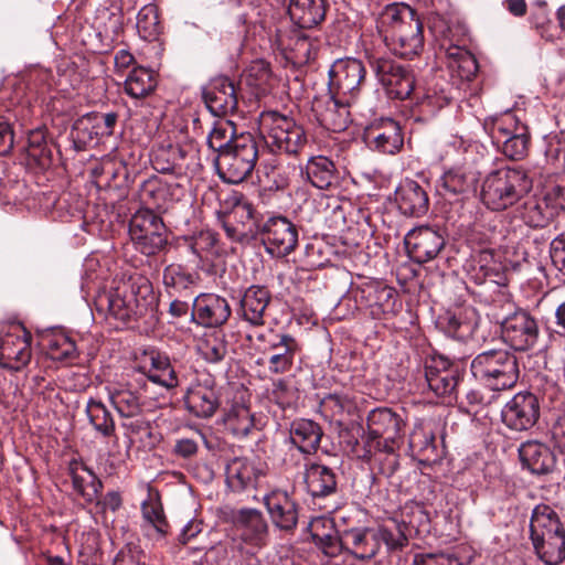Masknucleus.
I'll return each mask as SVG.
<instances>
[{"label": "nucleus", "instance_id": "ea45409f", "mask_svg": "<svg viewBox=\"0 0 565 565\" xmlns=\"http://www.w3.org/2000/svg\"><path fill=\"white\" fill-rule=\"evenodd\" d=\"M310 533L315 544L328 556H335L342 547L331 520L317 518L310 523Z\"/></svg>", "mask_w": 565, "mask_h": 565}, {"label": "nucleus", "instance_id": "2f4dec72", "mask_svg": "<svg viewBox=\"0 0 565 565\" xmlns=\"http://www.w3.org/2000/svg\"><path fill=\"white\" fill-rule=\"evenodd\" d=\"M565 535L557 513L546 504L534 508L530 521L531 541H543L544 537Z\"/></svg>", "mask_w": 565, "mask_h": 565}, {"label": "nucleus", "instance_id": "774afa93", "mask_svg": "<svg viewBox=\"0 0 565 565\" xmlns=\"http://www.w3.org/2000/svg\"><path fill=\"white\" fill-rule=\"evenodd\" d=\"M418 565H462L457 557L448 554H428L422 557Z\"/></svg>", "mask_w": 565, "mask_h": 565}, {"label": "nucleus", "instance_id": "37998d69", "mask_svg": "<svg viewBox=\"0 0 565 565\" xmlns=\"http://www.w3.org/2000/svg\"><path fill=\"white\" fill-rule=\"evenodd\" d=\"M306 172L311 184L321 190L329 189L337 181L333 162L323 156L311 158Z\"/></svg>", "mask_w": 565, "mask_h": 565}, {"label": "nucleus", "instance_id": "0e129e2a", "mask_svg": "<svg viewBox=\"0 0 565 565\" xmlns=\"http://www.w3.org/2000/svg\"><path fill=\"white\" fill-rule=\"evenodd\" d=\"M164 192V188L160 182L148 180L142 184L140 195L146 204L159 207L163 201Z\"/></svg>", "mask_w": 565, "mask_h": 565}, {"label": "nucleus", "instance_id": "a19ab883", "mask_svg": "<svg viewBox=\"0 0 565 565\" xmlns=\"http://www.w3.org/2000/svg\"><path fill=\"white\" fill-rule=\"evenodd\" d=\"M117 118L116 113H90L78 119L75 122V128L79 131H86L89 139L109 137L114 132Z\"/></svg>", "mask_w": 565, "mask_h": 565}, {"label": "nucleus", "instance_id": "b1692460", "mask_svg": "<svg viewBox=\"0 0 565 565\" xmlns=\"http://www.w3.org/2000/svg\"><path fill=\"white\" fill-rule=\"evenodd\" d=\"M273 524L284 531L296 527L298 509L294 499L282 490H274L263 499Z\"/></svg>", "mask_w": 565, "mask_h": 565}, {"label": "nucleus", "instance_id": "4c0bfd02", "mask_svg": "<svg viewBox=\"0 0 565 565\" xmlns=\"http://www.w3.org/2000/svg\"><path fill=\"white\" fill-rule=\"evenodd\" d=\"M322 434L321 427L316 422L303 418L294 420L289 430L291 443L305 454H311L318 449Z\"/></svg>", "mask_w": 565, "mask_h": 565}, {"label": "nucleus", "instance_id": "5fc2aeb1", "mask_svg": "<svg viewBox=\"0 0 565 565\" xmlns=\"http://www.w3.org/2000/svg\"><path fill=\"white\" fill-rule=\"evenodd\" d=\"M236 137L235 128L231 121H217L207 136V145L212 150L222 154L225 150H228Z\"/></svg>", "mask_w": 565, "mask_h": 565}, {"label": "nucleus", "instance_id": "603ef678", "mask_svg": "<svg viewBox=\"0 0 565 565\" xmlns=\"http://www.w3.org/2000/svg\"><path fill=\"white\" fill-rule=\"evenodd\" d=\"M26 154L38 166L46 167L51 162V150L42 129H35L28 135Z\"/></svg>", "mask_w": 565, "mask_h": 565}, {"label": "nucleus", "instance_id": "69168bd1", "mask_svg": "<svg viewBox=\"0 0 565 565\" xmlns=\"http://www.w3.org/2000/svg\"><path fill=\"white\" fill-rule=\"evenodd\" d=\"M551 258L554 266L565 275V233L559 234L552 241Z\"/></svg>", "mask_w": 565, "mask_h": 565}, {"label": "nucleus", "instance_id": "0eeeda50", "mask_svg": "<svg viewBox=\"0 0 565 565\" xmlns=\"http://www.w3.org/2000/svg\"><path fill=\"white\" fill-rule=\"evenodd\" d=\"M366 426L364 452H358L361 459L370 460L376 452H394L403 426L399 415L387 407H379L369 413Z\"/></svg>", "mask_w": 565, "mask_h": 565}, {"label": "nucleus", "instance_id": "aec40b11", "mask_svg": "<svg viewBox=\"0 0 565 565\" xmlns=\"http://www.w3.org/2000/svg\"><path fill=\"white\" fill-rule=\"evenodd\" d=\"M268 370L274 374H284L291 370L295 356L301 348L296 338L289 333H277L269 330Z\"/></svg>", "mask_w": 565, "mask_h": 565}, {"label": "nucleus", "instance_id": "9d476101", "mask_svg": "<svg viewBox=\"0 0 565 565\" xmlns=\"http://www.w3.org/2000/svg\"><path fill=\"white\" fill-rule=\"evenodd\" d=\"M484 129L508 158L520 160L526 156L530 143L527 127L513 113L486 119Z\"/></svg>", "mask_w": 565, "mask_h": 565}, {"label": "nucleus", "instance_id": "cd10ccee", "mask_svg": "<svg viewBox=\"0 0 565 565\" xmlns=\"http://www.w3.org/2000/svg\"><path fill=\"white\" fill-rule=\"evenodd\" d=\"M395 201L398 210L406 216H423L429 207V199L425 189L409 179L404 180L397 186Z\"/></svg>", "mask_w": 565, "mask_h": 565}, {"label": "nucleus", "instance_id": "f8f14e48", "mask_svg": "<svg viewBox=\"0 0 565 565\" xmlns=\"http://www.w3.org/2000/svg\"><path fill=\"white\" fill-rule=\"evenodd\" d=\"M366 70L356 58L335 61L329 72V92L355 103L364 83Z\"/></svg>", "mask_w": 565, "mask_h": 565}, {"label": "nucleus", "instance_id": "c03bdc74", "mask_svg": "<svg viewBox=\"0 0 565 565\" xmlns=\"http://www.w3.org/2000/svg\"><path fill=\"white\" fill-rule=\"evenodd\" d=\"M142 518V529L147 536L161 539L167 535L169 525L160 503L143 502Z\"/></svg>", "mask_w": 565, "mask_h": 565}, {"label": "nucleus", "instance_id": "052dcab7", "mask_svg": "<svg viewBox=\"0 0 565 565\" xmlns=\"http://www.w3.org/2000/svg\"><path fill=\"white\" fill-rule=\"evenodd\" d=\"M444 328L449 337L458 340H466L472 334L475 323L471 321L462 320L456 315H447L445 317Z\"/></svg>", "mask_w": 565, "mask_h": 565}, {"label": "nucleus", "instance_id": "7ed1b4c3", "mask_svg": "<svg viewBox=\"0 0 565 565\" xmlns=\"http://www.w3.org/2000/svg\"><path fill=\"white\" fill-rule=\"evenodd\" d=\"M340 543L355 558L370 561L377 555L382 544L387 553H395L408 545V537L399 526L395 531L385 526H360L343 531Z\"/></svg>", "mask_w": 565, "mask_h": 565}, {"label": "nucleus", "instance_id": "13d9d810", "mask_svg": "<svg viewBox=\"0 0 565 565\" xmlns=\"http://www.w3.org/2000/svg\"><path fill=\"white\" fill-rule=\"evenodd\" d=\"M137 30L141 38L150 40L159 34V17L157 8L148 4L141 8L137 14Z\"/></svg>", "mask_w": 565, "mask_h": 565}, {"label": "nucleus", "instance_id": "9b49d317", "mask_svg": "<svg viewBox=\"0 0 565 565\" xmlns=\"http://www.w3.org/2000/svg\"><path fill=\"white\" fill-rule=\"evenodd\" d=\"M129 234L136 249L147 256L157 255L168 245V230L150 209L140 210L132 216Z\"/></svg>", "mask_w": 565, "mask_h": 565}, {"label": "nucleus", "instance_id": "20e7f679", "mask_svg": "<svg viewBox=\"0 0 565 565\" xmlns=\"http://www.w3.org/2000/svg\"><path fill=\"white\" fill-rule=\"evenodd\" d=\"M532 180L526 171L516 168H500L490 172L482 182V202L493 211H503L526 195Z\"/></svg>", "mask_w": 565, "mask_h": 565}, {"label": "nucleus", "instance_id": "864d4df0", "mask_svg": "<svg viewBox=\"0 0 565 565\" xmlns=\"http://www.w3.org/2000/svg\"><path fill=\"white\" fill-rule=\"evenodd\" d=\"M201 356L210 363L221 362L227 354V342L222 332L206 335L199 344Z\"/></svg>", "mask_w": 565, "mask_h": 565}, {"label": "nucleus", "instance_id": "1a4fd4ad", "mask_svg": "<svg viewBox=\"0 0 565 565\" xmlns=\"http://www.w3.org/2000/svg\"><path fill=\"white\" fill-rule=\"evenodd\" d=\"M257 158L258 147L255 137L249 132L241 134L228 150L218 154V174L227 183H241L253 172Z\"/></svg>", "mask_w": 565, "mask_h": 565}, {"label": "nucleus", "instance_id": "39448f33", "mask_svg": "<svg viewBox=\"0 0 565 565\" xmlns=\"http://www.w3.org/2000/svg\"><path fill=\"white\" fill-rule=\"evenodd\" d=\"M472 375L493 391L512 388L520 375L516 356L504 349L479 353L471 362Z\"/></svg>", "mask_w": 565, "mask_h": 565}, {"label": "nucleus", "instance_id": "c756f323", "mask_svg": "<svg viewBox=\"0 0 565 565\" xmlns=\"http://www.w3.org/2000/svg\"><path fill=\"white\" fill-rule=\"evenodd\" d=\"M520 459L532 473L546 475L555 468L556 457L546 445L529 440L519 448Z\"/></svg>", "mask_w": 565, "mask_h": 565}, {"label": "nucleus", "instance_id": "dca6fc26", "mask_svg": "<svg viewBox=\"0 0 565 565\" xmlns=\"http://www.w3.org/2000/svg\"><path fill=\"white\" fill-rule=\"evenodd\" d=\"M31 333L22 326H15L0 340V366L10 371H21L32 356Z\"/></svg>", "mask_w": 565, "mask_h": 565}, {"label": "nucleus", "instance_id": "412c9836", "mask_svg": "<svg viewBox=\"0 0 565 565\" xmlns=\"http://www.w3.org/2000/svg\"><path fill=\"white\" fill-rule=\"evenodd\" d=\"M231 316V307L225 298L214 294H203L193 301V320L207 328L224 324Z\"/></svg>", "mask_w": 565, "mask_h": 565}, {"label": "nucleus", "instance_id": "423d86ee", "mask_svg": "<svg viewBox=\"0 0 565 565\" xmlns=\"http://www.w3.org/2000/svg\"><path fill=\"white\" fill-rule=\"evenodd\" d=\"M235 214L241 213L253 220L256 235L262 236L267 253L275 257H285L291 254L298 246V228L285 216H270L260 222L254 215V209L249 203L236 206Z\"/></svg>", "mask_w": 565, "mask_h": 565}, {"label": "nucleus", "instance_id": "a878e982", "mask_svg": "<svg viewBox=\"0 0 565 565\" xmlns=\"http://www.w3.org/2000/svg\"><path fill=\"white\" fill-rule=\"evenodd\" d=\"M365 139L375 150L386 154L397 153L404 145L401 126L393 119H383L369 128Z\"/></svg>", "mask_w": 565, "mask_h": 565}, {"label": "nucleus", "instance_id": "4be33fe9", "mask_svg": "<svg viewBox=\"0 0 565 565\" xmlns=\"http://www.w3.org/2000/svg\"><path fill=\"white\" fill-rule=\"evenodd\" d=\"M233 522L239 532L242 541L245 543L255 547H262L267 544L269 529L267 521L259 510L239 509L234 513Z\"/></svg>", "mask_w": 565, "mask_h": 565}, {"label": "nucleus", "instance_id": "bf43d9fd", "mask_svg": "<svg viewBox=\"0 0 565 565\" xmlns=\"http://www.w3.org/2000/svg\"><path fill=\"white\" fill-rule=\"evenodd\" d=\"M409 447L418 456L429 460L436 452L435 436L423 427H416L409 436Z\"/></svg>", "mask_w": 565, "mask_h": 565}, {"label": "nucleus", "instance_id": "ddd939ff", "mask_svg": "<svg viewBox=\"0 0 565 565\" xmlns=\"http://www.w3.org/2000/svg\"><path fill=\"white\" fill-rule=\"evenodd\" d=\"M379 82L391 98L406 99L415 87V77L406 66L385 57H377L371 62Z\"/></svg>", "mask_w": 565, "mask_h": 565}, {"label": "nucleus", "instance_id": "338daca9", "mask_svg": "<svg viewBox=\"0 0 565 565\" xmlns=\"http://www.w3.org/2000/svg\"><path fill=\"white\" fill-rule=\"evenodd\" d=\"M14 145V134L10 122L0 117V156H7L11 152Z\"/></svg>", "mask_w": 565, "mask_h": 565}, {"label": "nucleus", "instance_id": "473e14b6", "mask_svg": "<svg viewBox=\"0 0 565 565\" xmlns=\"http://www.w3.org/2000/svg\"><path fill=\"white\" fill-rule=\"evenodd\" d=\"M303 479L307 491L312 498H324L337 491V476L331 468L324 465H308Z\"/></svg>", "mask_w": 565, "mask_h": 565}, {"label": "nucleus", "instance_id": "6ab92c4d", "mask_svg": "<svg viewBox=\"0 0 565 565\" xmlns=\"http://www.w3.org/2000/svg\"><path fill=\"white\" fill-rule=\"evenodd\" d=\"M425 381L437 396H450L459 381L456 366L445 356H430L425 362Z\"/></svg>", "mask_w": 565, "mask_h": 565}, {"label": "nucleus", "instance_id": "58836bf2", "mask_svg": "<svg viewBox=\"0 0 565 565\" xmlns=\"http://www.w3.org/2000/svg\"><path fill=\"white\" fill-rule=\"evenodd\" d=\"M68 470L74 490L86 501L93 502L103 487L100 480L90 469L77 460L70 462Z\"/></svg>", "mask_w": 565, "mask_h": 565}, {"label": "nucleus", "instance_id": "f03ea898", "mask_svg": "<svg viewBox=\"0 0 565 565\" xmlns=\"http://www.w3.org/2000/svg\"><path fill=\"white\" fill-rule=\"evenodd\" d=\"M152 299V286L143 277L124 280L96 299L98 310H106L115 319L128 322L141 316Z\"/></svg>", "mask_w": 565, "mask_h": 565}, {"label": "nucleus", "instance_id": "2eb2a0df", "mask_svg": "<svg viewBox=\"0 0 565 565\" xmlns=\"http://www.w3.org/2000/svg\"><path fill=\"white\" fill-rule=\"evenodd\" d=\"M540 417L539 398L530 392L515 394L502 408V423L511 430L526 431Z\"/></svg>", "mask_w": 565, "mask_h": 565}, {"label": "nucleus", "instance_id": "680f3d73", "mask_svg": "<svg viewBox=\"0 0 565 565\" xmlns=\"http://www.w3.org/2000/svg\"><path fill=\"white\" fill-rule=\"evenodd\" d=\"M271 77L269 64L263 60H256L246 70L247 83L250 86L262 88Z\"/></svg>", "mask_w": 565, "mask_h": 565}, {"label": "nucleus", "instance_id": "c85d7f7f", "mask_svg": "<svg viewBox=\"0 0 565 565\" xmlns=\"http://www.w3.org/2000/svg\"><path fill=\"white\" fill-rule=\"evenodd\" d=\"M188 409L196 417L207 418L214 415L220 403L214 388V382L206 380L192 385L185 396Z\"/></svg>", "mask_w": 565, "mask_h": 565}, {"label": "nucleus", "instance_id": "de8ad7c7", "mask_svg": "<svg viewBox=\"0 0 565 565\" xmlns=\"http://www.w3.org/2000/svg\"><path fill=\"white\" fill-rule=\"evenodd\" d=\"M156 86L157 79L153 72L145 67L134 68L125 81V90L134 98L146 97Z\"/></svg>", "mask_w": 565, "mask_h": 565}, {"label": "nucleus", "instance_id": "bb28decb", "mask_svg": "<svg viewBox=\"0 0 565 565\" xmlns=\"http://www.w3.org/2000/svg\"><path fill=\"white\" fill-rule=\"evenodd\" d=\"M140 371L146 374L151 382L168 390L179 385L178 375L169 356L160 351H145L143 364L140 365Z\"/></svg>", "mask_w": 565, "mask_h": 565}, {"label": "nucleus", "instance_id": "09e8293b", "mask_svg": "<svg viewBox=\"0 0 565 565\" xmlns=\"http://www.w3.org/2000/svg\"><path fill=\"white\" fill-rule=\"evenodd\" d=\"M163 285L170 296L186 291L194 284V276L180 264H170L163 269Z\"/></svg>", "mask_w": 565, "mask_h": 565}, {"label": "nucleus", "instance_id": "e2e57ef3", "mask_svg": "<svg viewBox=\"0 0 565 565\" xmlns=\"http://www.w3.org/2000/svg\"><path fill=\"white\" fill-rule=\"evenodd\" d=\"M394 292V289L387 286H370L367 288L369 306H376L384 312L390 307Z\"/></svg>", "mask_w": 565, "mask_h": 565}, {"label": "nucleus", "instance_id": "a211bd4d", "mask_svg": "<svg viewBox=\"0 0 565 565\" xmlns=\"http://www.w3.org/2000/svg\"><path fill=\"white\" fill-rule=\"evenodd\" d=\"M404 242L411 258L418 264L434 259L445 246L444 236L429 226L409 231Z\"/></svg>", "mask_w": 565, "mask_h": 565}, {"label": "nucleus", "instance_id": "49530a36", "mask_svg": "<svg viewBox=\"0 0 565 565\" xmlns=\"http://www.w3.org/2000/svg\"><path fill=\"white\" fill-rule=\"evenodd\" d=\"M535 554L546 565H558L565 559V535L532 541Z\"/></svg>", "mask_w": 565, "mask_h": 565}, {"label": "nucleus", "instance_id": "4468645a", "mask_svg": "<svg viewBox=\"0 0 565 565\" xmlns=\"http://www.w3.org/2000/svg\"><path fill=\"white\" fill-rule=\"evenodd\" d=\"M353 103L345 97L329 92V94L313 98L311 110L320 126L340 132L345 130L350 122L349 107Z\"/></svg>", "mask_w": 565, "mask_h": 565}, {"label": "nucleus", "instance_id": "5701e85b", "mask_svg": "<svg viewBox=\"0 0 565 565\" xmlns=\"http://www.w3.org/2000/svg\"><path fill=\"white\" fill-rule=\"evenodd\" d=\"M203 99L209 110L217 117L233 114L238 103L234 84L223 76L209 83L203 90Z\"/></svg>", "mask_w": 565, "mask_h": 565}, {"label": "nucleus", "instance_id": "7c9ffc66", "mask_svg": "<svg viewBox=\"0 0 565 565\" xmlns=\"http://www.w3.org/2000/svg\"><path fill=\"white\" fill-rule=\"evenodd\" d=\"M476 179L461 167L450 168L439 177L436 189L448 200H459L460 196L475 189Z\"/></svg>", "mask_w": 565, "mask_h": 565}, {"label": "nucleus", "instance_id": "c9c22d12", "mask_svg": "<svg viewBox=\"0 0 565 565\" xmlns=\"http://www.w3.org/2000/svg\"><path fill=\"white\" fill-rule=\"evenodd\" d=\"M288 14L299 28H313L324 20V0H290Z\"/></svg>", "mask_w": 565, "mask_h": 565}, {"label": "nucleus", "instance_id": "79ce46f5", "mask_svg": "<svg viewBox=\"0 0 565 565\" xmlns=\"http://www.w3.org/2000/svg\"><path fill=\"white\" fill-rule=\"evenodd\" d=\"M448 67L465 81H471L478 72V62L468 50L451 45L446 51Z\"/></svg>", "mask_w": 565, "mask_h": 565}, {"label": "nucleus", "instance_id": "f257e3e1", "mask_svg": "<svg viewBox=\"0 0 565 565\" xmlns=\"http://www.w3.org/2000/svg\"><path fill=\"white\" fill-rule=\"evenodd\" d=\"M379 31L387 49L405 58L417 56L424 47L423 22L405 3L386 6L379 18Z\"/></svg>", "mask_w": 565, "mask_h": 565}, {"label": "nucleus", "instance_id": "a18cd8bd", "mask_svg": "<svg viewBox=\"0 0 565 565\" xmlns=\"http://www.w3.org/2000/svg\"><path fill=\"white\" fill-rule=\"evenodd\" d=\"M224 424L236 438H245L254 428V416L245 405L235 404L227 412Z\"/></svg>", "mask_w": 565, "mask_h": 565}, {"label": "nucleus", "instance_id": "f3484780", "mask_svg": "<svg viewBox=\"0 0 565 565\" xmlns=\"http://www.w3.org/2000/svg\"><path fill=\"white\" fill-rule=\"evenodd\" d=\"M502 338L516 351L532 348L537 340L539 329L535 320L525 311L516 310L501 322Z\"/></svg>", "mask_w": 565, "mask_h": 565}, {"label": "nucleus", "instance_id": "6e6d98bb", "mask_svg": "<svg viewBox=\"0 0 565 565\" xmlns=\"http://www.w3.org/2000/svg\"><path fill=\"white\" fill-rule=\"evenodd\" d=\"M46 350L52 360L72 361L77 356L75 342L63 333L47 337Z\"/></svg>", "mask_w": 565, "mask_h": 565}, {"label": "nucleus", "instance_id": "393cba45", "mask_svg": "<svg viewBox=\"0 0 565 565\" xmlns=\"http://www.w3.org/2000/svg\"><path fill=\"white\" fill-rule=\"evenodd\" d=\"M193 154L182 146L168 143L159 146L152 153L151 162L158 172L175 175L186 174Z\"/></svg>", "mask_w": 565, "mask_h": 565}, {"label": "nucleus", "instance_id": "3c124183", "mask_svg": "<svg viewBox=\"0 0 565 565\" xmlns=\"http://www.w3.org/2000/svg\"><path fill=\"white\" fill-rule=\"evenodd\" d=\"M86 414L94 428L104 436H110L115 431V422L106 406L90 398L86 405Z\"/></svg>", "mask_w": 565, "mask_h": 565}, {"label": "nucleus", "instance_id": "e433bc0d", "mask_svg": "<svg viewBox=\"0 0 565 565\" xmlns=\"http://www.w3.org/2000/svg\"><path fill=\"white\" fill-rule=\"evenodd\" d=\"M319 411L327 420L341 426L354 415L356 403L349 394L331 393L321 399Z\"/></svg>", "mask_w": 565, "mask_h": 565}, {"label": "nucleus", "instance_id": "8fccbe9b", "mask_svg": "<svg viewBox=\"0 0 565 565\" xmlns=\"http://www.w3.org/2000/svg\"><path fill=\"white\" fill-rule=\"evenodd\" d=\"M108 397L118 414L122 417H134L141 412L140 396L129 388H109Z\"/></svg>", "mask_w": 565, "mask_h": 565}, {"label": "nucleus", "instance_id": "f704fd0d", "mask_svg": "<svg viewBox=\"0 0 565 565\" xmlns=\"http://www.w3.org/2000/svg\"><path fill=\"white\" fill-rule=\"evenodd\" d=\"M270 301V294L265 287L250 286L241 299L242 318L252 326L264 324V313Z\"/></svg>", "mask_w": 565, "mask_h": 565}, {"label": "nucleus", "instance_id": "6e6552de", "mask_svg": "<svg viewBox=\"0 0 565 565\" xmlns=\"http://www.w3.org/2000/svg\"><path fill=\"white\" fill-rule=\"evenodd\" d=\"M259 131L271 151L298 154L307 145V136L302 126L277 111L262 114Z\"/></svg>", "mask_w": 565, "mask_h": 565}, {"label": "nucleus", "instance_id": "72a5a7b5", "mask_svg": "<svg viewBox=\"0 0 565 565\" xmlns=\"http://www.w3.org/2000/svg\"><path fill=\"white\" fill-rule=\"evenodd\" d=\"M263 469L247 458H234L226 466V482L233 491H243L255 486Z\"/></svg>", "mask_w": 565, "mask_h": 565}, {"label": "nucleus", "instance_id": "4d7b16f0", "mask_svg": "<svg viewBox=\"0 0 565 565\" xmlns=\"http://www.w3.org/2000/svg\"><path fill=\"white\" fill-rule=\"evenodd\" d=\"M192 253L201 260H210L218 255L217 237L212 231H201L190 242Z\"/></svg>", "mask_w": 565, "mask_h": 565}]
</instances>
